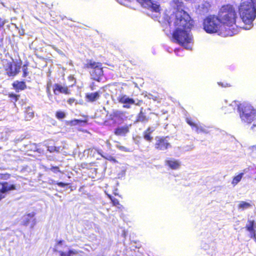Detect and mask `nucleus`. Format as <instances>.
<instances>
[{"instance_id":"obj_1","label":"nucleus","mask_w":256,"mask_h":256,"mask_svg":"<svg viewBox=\"0 0 256 256\" xmlns=\"http://www.w3.org/2000/svg\"><path fill=\"white\" fill-rule=\"evenodd\" d=\"M172 6L175 12L168 20L170 28H174L172 32V40L181 45L186 49L191 50L194 44V38L191 32L193 26L190 16L184 10L182 0H173Z\"/></svg>"},{"instance_id":"obj_2","label":"nucleus","mask_w":256,"mask_h":256,"mask_svg":"<svg viewBox=\"0 0 256 256\" xmlns=\"http://www.w3.org/2000/svg\"><path fill=\"white\" fill-rule=\"evenodd\" d=\"M239 14L246 26V30H250L253 26L252 22L256 16V8L248 1H243L239 6Z\"/></svg>"},{"instance_id":"obj_3","label":"nucleus","mask_w":256,"mask_h":256,"mask_svg":"<svg viewBox=\"0 0 256 256\" xmlns=\"http://www.w3.org/2000/svg\"><path fill=\"white\" fill-rule=\"evenodd\" d=\"M236 106L238 107L242 121L250 123L256 118V111L250 104L244 102L238 106L236 102H234L228 106V108L230 110L231 109L234 110Z\"/></svg>"},{"instance_id":"obj_4","label":"nucleus","mask_w":256,"mask_h":256,"mask_svg":"<svg viewBox=\"0 0 256 256\" xmlns=\"http://www.w3.org/2000/svg\"><path fill=\"white\" fill-rule=\"evenodd\" d=\"M218 16L222 24L230 28L236 24V14L234 8L230 5L222 6L219 11Z\"/></svg>"},{"instance_id":"obj_5","label":"nucleus","mask_w":256,"mask_h":256,"mask_svg":"<svg viewBox=\"0 0 256 256\" xmlns=\"http://www.w3.org/2000/svg\"><path fill=\"white\" fill-rule=\"evenodd\" d=\"M220 20L218 16H210L204 19V28L208 33H216L222 27Z\"/></svg>"},{"instance_id":"obj_6","label":"nucleus","mask_w":256,"mask_h":256,"mask_svg":"<svg viewBox=\"0 0 256 256\" xmlns=\"http://www.w3.org/2000/svg\"><path fill=\"white\" fill-rule=\"evenodd\" d=\"M102 64L96 62L91 60L88 61L86 64L87 68H92V70L90 72L92 78L96 80L100 81V78L101 76L103 74L102 68Z\"/></svg>"},{"instance_id":"obj_7","label":"nucleus","mask_w":256,"mask_h":256,"mask_svg":"<svg viewBox=\"0 0 256 256\" xmlns=\"http://www.w3.org/2000/svg\"><path fill=\"white\" fill-rule=\"evenodd\" d=\"M4 68L8 75L10 76H16L19 72L20 66L12 62H6Z\"/></svg>"},{"instance_id":"obj_8","label":"nucleus","mask_w":256,"mask_h":256,"mask_svg":"<svg viewBox=\"0 0 256 256\" xmlns=\"http://www.w3.org/2000/svg\"><path fill=\"white\" fill-rule=\"evenodd\" d=\"M109 119L114 124H120L124 120L126 116L124 113L119 110H114L110 114Z\"/></svg>"},{"instance_id":"obj_9","label":"nucleus","mask_w":256,"mask_h":256,"mask_svg":"<svg viewBox=\"0 0 256 256\" xmlns=\"http://www.w3.org/2000/svg\"><path fill=\"white\" fill-rule=\"evenodd\" d=\"M144 8H150L156 12L160 10V6L157 2L154 3L151 0H136Z\"/></svg>"},{"instance_id":"obj_10","label":"nucleus","mask_w":256,"mask_h":256,"mask_svg":"<svg viewBox=\"0 0 256 256\" xmlns=\"http://www.w3.org/2000/svg\"><path fill=\"white\" fill-rule=\"evenodd\" d=\"M170 146L167 138H156L155 144L156 148L160 150H164Z\"/></svg>"},{"instance_id":"obj_11","label":"nucleus","mask_w":256,"mask_h":256,"mask_svg":"<svg viewBox=\"0 0 256 256\" xmlns=\"http://www.w3.org/2000/svg\"><path fill=\"white\" fill-rule=\"evenodd\" d=\"M0 200L4 198L6 192L16 189L14 184H10L7 182H0Z\"/></svg>"},{"instance_id":"obj_12","label":"nucleus","mask_w":256,"mask_h":256,"mask_svg":"<svg viewBox=\"0 0 256 256\" xmlns=\"http://www.w3.org/2000/svg\"><path fill=\"white\" fill-rule=\"evenodd\" d=\"M118 100L124 104V107L130 108L132 104H135V101L132 98H130L126 95H120L118 98Z\"/></svg>"},{"instance_id":"obj_13","label":"nucleus","mask_w":256,"mask_h":256,"mask_svg":"<svg viewBox=\"0 0 256 256\" xmlns=\"http://www.w3.org/2000/svg\"><path fill=\"white\" fill-rule=\"evenodd\" d=\"M53 89L54 92L56 95H58L60 94H68L70 93L68 86L62 84H55Z\"/></svg>"},{"instance_id":"obj_14","label":"nucleus","mask_w":256,"mask_h":256,"mask_svg":"<svg viewBox=\"0 0 256 256\" xmlns=\"http://www.w3.org/2000/svg\"><path fill=\"white\" fill-rule=\"evenodd\" d=\"M165 164L172 170H177L180 168L181 164L178 160L170 158L165 160Z\"/></svg>"},{"instance_id":"obj_15","label":"nucleus","mask_w":256,"mask_h":256,"mask_svg":"<svg viewBox=\"0 0 256 256\" xmlns=\"http://www.w3.org/2000/svg\"><path fill=\"white\" fill-rule=\"evenodd\" d=\"M254 220H249L246 224V228L250 232L249 236L250 238H254L256 240V230L254 229Z\"/></svg>"},{"instance_id":"obj_16","label":"nucleus","mask_w":256,"mask_h":256,"mask_svg":"<svg viewBox=\"0 0 256 256\" xmlns=\"http://www.w3.org/2000/svg\"><path fill=\"white\" fill-rule=\"evenodd\" d=\"M35 215L34 212L29 213L23 216L22 218V222L24 225H28L30 221L32 219V224L31 226V228H32L36 224V220L34 218Z\"/></svg>"},{"instance_id":"obj_17","label":"nucleus","mask_w":256,"mask_h":256,"mask_svg":"<svg viewBox=\"0 0 256 256\" xmlns=\"http://www.w3.org/2000/svg\"><path fill=\"white\" fill-rule=\"evenodd\" d=\"M131 125H125L117 128L114 130V134L118 136H124L129 132V129Z\"/></svg>"},{"instance_id":"obj_18","label":"nucleus","mask_w":256,"mask_h":256,"mask_svg":"<svg viewBox=\"0 0 256 256\" xmlns=\"http://www.w3.org/2000/svg\"><path fill=\"white\" fill-rule=\"evenodd\" d=\"M210 7V4L208 2H203L200 4L198 6V10L200 14H204L208 12Z\"/></svg>"},{"instance_id":"obj_19","label":"nucleus","mask_w":256,"mask_h":256,"mask_svg":"<svg viewBox=\"0 0 256 256\" xmlns=\"http://www.w3.org/2000/svg\"><path fill=\"white\" fill-rule=\"evenodd\" d=\"M186 120L187 123L189 125L196 128V130L197 132H200L204 133H208V131L205 128H204L202 126H199L198 124H195L190 118H187Z\"/></svg>"},{"instance_id":"obj_20","label":"nucleus","mask_w":256,"mask_h":256,"mask_svg":"<svg viewBox=\"0 0 256 256\" xmlns=\"http://www.w3.org/2000/svg\"><path fill=\"white\" fill-rule=\"evenodd\" d=\"M100 96V92H95L86 94V100L90 102H94L99 98Z\"/></svg>"},{"instance_id":"obj_21","label":"nucleus","mask_w":256,"mask_h":256,"mask_svg":"<svg viewBox=\"0 0 256 256\" xmlns=\"http://www.w3.org/2000/svg\"><path fill=\"white\" fill-rule=\"evenodd\" d=\"M25 119L26 120H30L34 116V112L32 108L28 107L26 110Z\"/></svg>"},{"instance_id":"obj_22","label":"nucleus","mask_w":256,"mask_h":256,"mask_svg":"<svg viewBox=\"0 0 256 256\" xmlns=\"http://www.w3.org/2000/svg\"><path fill=\"white\" fill-rule=\"evenodd\" d=\"M251 206V204L247 202L241 201L238 206V208L242 210L248 209Z\"/></svg>"},{"instance_id":"obj_23","label":"nucleus","mask_w":256,"mask_h":256,"mask_svg":"<svg viewBox=\"0 0 256 256\" xmlns=\"http://www.w3.org/2000/svg\"><path fill=\"white\" fill-rule=\"evenodd\" d=\"M243 175H244V174L241 173V174H238V176H234V178H233L232 184L234 186H236V184H238V182H239L241 180L243 176Z\"/></svg>"},{"instance_id":"obj_24","label":"nucleus","mask_w":256,"mask_h":256,"mask_svg":"<svg viewBox=\"0 0 256 256\" xmlns=\"http://www.w3.org/2000/svg\"><path fill=\"white\" fill-rule=\"evenodd\" d=\"M14 86L18 89L24 90L26 87V84L24 82H18L17 84H14Z\"/></svg>"},{"instance_id":"obj_25","label":"nucleus","mask_w":256,"mask_h":256,"mask_svg":"<svg viewBox=\"0 0 256 256\" xmlns=\"http://www.w3.org/2000/svg\"><path fill=\"white\" fill-rule=\"evenodd\" d=\"M88 154H90V156L92 155L93 156H94V154H100L102 156L100 152L96 148H90L88 150Z\"/></svg>"},{"instance_id":"obj_26","label":"nucleus","mask_w":256,"mask_h":256,"mask_svg":"<svg viewBox=\"0 0 256 256\" xmlns=\"http://www.w3.org/2000/svg\"><path fill=\"white\" fill-rule=\"evenodd\" d=\"M76 252L74 250H70L68 253L61 252L60 253V256H71L72 254H76Z\"/></svg>"},{"instance_id":"obj_27","label":"nucleus","mask_w":256,"mask_h":256,"mask_svg":"<svg viewBox=\"0 0 256 256\" xmlns=\"http://www.w3.org/2000/svg\"><path fill=\"white\" fill-rule=\"evenodd\" d=\"M108 197L110 199L114 206H117L120 205L119 201L116 198H112L110 195L108 194Z\"/></svg>"},{"instance_id":"obj_28","label":"nucleus","mask_w":256,"mask_h":256,"mask_svg":"<svg viewBox=\"0 0 256 256\" xmlns=\"http://www.w3.org/2000/svg\"><path fill=\"white\" fill-rule=\"evenodd\" d=\"M150 133L146 132V131L144 132V138L149 142H151L152 140V137L150 136Z\"/></svg>"},{"instance_id":"obj_29","label":"nucleus","mask_w":256,"mask_h":256,"mask_svg":"<svg viewBox=\"0 0 256 256\" xmlns=\"http://www.w3.org/2000/svg\"><path fill=\"white\" fill-rule=\"evenodd\" d=\"M56 116L58 119H62L65 117V114L62 112H58L56 113Z\"/></svg>"},{"instance_id":"obj_30","label":"nucleus","mask_w":256,"mask_h":256,"mask_svg":"<svg viewBox=\"0 0 256 256\" xmlns=\"http://www.w3.org/2000/svg\"><path fill=\"white\" fill-rule=\"evenodd\" d=\"M48 150L50 152H58V148L54 146H48Z\"/></svg>"},{"instance_id":"obj_31","label":"nucleus","mask_w":256,"mask_h":256,"mask_svg":"<svg viewBox=\"0 0 256 256\" xmlns=\"http://www.w3.org/2000/svg\"><path fill=\"white\" fill-rule=\"evenodd\" d=\"M116 0L120 4L124 5V6H127L128 4V3L132 1V0Z\"/></svg>"},{"instance_id":"obj_32","label":"nucleus","mask_w":256,"mask_h":256,"mask_svg":"<svg viewBox=\"0 0 256 256\" xmlns=\"http://www.w3.org/2000/svg\"><path fill=\"white\" fill-rule=\"evenodd\" d=\"M10 175L8 174H0V179L8 180L10 178Z\"/></svg>"},{"instance_id":"obj_33","label":"nucleus","mask_w":256,"mask_h":256,"mask_svg":"<svg viewBox=\"0 0 256 256\" xmlns=\"http://www.w3.org/2000/svg\"><path fill=\"white\" fill-rule=\"evenodd\" d=\"M156 128V126L149 127L146 131V132L152 133Z\"/></svg>"},{"instance_id":"obj_34","label":"nucleus","mask_w":256,"mask_h":256,"mask_svg":"<svg viewBox=\"0 0 256 256\" xmlns=\"http://www.w3.org/2000/svg\"><path fill=\"white\" fill-rule=\"evenodd\" d=\"M4 139H7L6 134H4L3 132H0V140H2Z\"/></svg>"},{"instance_id":"obj_35","label":"nucleus","mask_w":256,"mask_h":256,"mask_svg":"<svg viewBox=\"0 0 256 256\" xmlns=\"http://www.w3.org/2000/svg\"><path fill=\"white\" fill-rule=\"evenodd\" d=\"M142 109L141 110V111L139 114V116H138V121H142L143 120V116H142Z\"/></svg>"},{"instance_id":"obj_36","label":"nucleus","mask_w":256,"mask_h":256,"mask_svg":"<svg viewBox=\"0 0 256 256\" xmlns=\"http://www.w3.org/2000/svg\"><path fill=\"white\" fill-rule=\"evenodd\" d=\"M56 184H57L58 186L60 187H64L68 185L67 184H65L62 182H56Z\"/></svg>"},{"instance_id":"obj_37","label":"nucleus","mask_w":256,"mask_h":256,"mask_svg":"<svg viewBox=\"0 0 256 256\" xmlns=\"http://www.w3.org/2000/svg\"><path fill=\"white\" fill-rule=\"evenodd\" d=\"M46 92L48 94V96L50 98V96H52V94H50V89L48 84V86H47V88H46Z\"/></svg>"},{"instance_id":"obj_38","label":"nucleus","mask_w":256,"mask_h":256,"mask_svg":"<svg viewBox=\"0 0 256 256\" xmlns=\"http://www.w3.org/2000/svg\"><path fill=\"white\" fill-rule=\"evenodd\" d=\"M5 23L6 21L0 18V28L3 26Z\"/></svg>"},{"instance_id":"obj_39","label":"nucleus","mask_w":256,"mask_h":256,"mask_svg":"<svg viewBox=\"0 0 256 256\" xmlns=\"http://www.w3.org/2000/svg\"><path fill=\"white\" fill-rule=\"evenodd\" d=\"M52 170L54 172H59V168L57 166H52L51 168Z\"/></svg>"},{"instance_id":"obj_40","label":"nucleus","mask_w":256,"mask_h":256,"mask_svg":"<svg viewBox=\"0 0 256 256\" xmlns=\"http://www.w3.org/2000/svg\"><path fill=\"white\" fill-rule=\"evenodd\" d=\"M75 101V99L73 98H70V99H68V102L70 104H72Z\"/></svg>"},{"instance_id":"obj_41","label":"nucleus","mask_w":256,"mask_h":256,"mask_svg":"<svg viewBox=\"0 0 256 256\" xmlns=\"http://www.w3.org/2000/svg\"><path fill=\"white\" fill-rule=\"evenodd\" d=\"M119 148L122 150H124V151H125V152H127L128 150H127V148H125L124 146H120L119 147Z\"/></svg>"},{"instance_id":"obj_42","label":"nucleus","mask_w":256,"mask_h":256,"mask_svg":"<svg viewBox=\"0 0 256 256\" xmlns=\"http://www.w3.org/2000/svg\"><path fill=\"white\" fill-rule=\"evenodd\" d=\"M250 3L256 8V0H250Z\"/></svg>"},{"instance_id":"obj_43","label":"nucleus","mask_w":256,"mask_h":256,"mask_svg":"<svg viewBox=\"0 0 256 256\" xmlns=\"http://www.w3.org/2000/svg\"><path fill=\"white\" fill-rule=\"evenodd\" d=\"M26 69H27L26 68H23V72H24V76H26V74H27Z\"/></svg>"},{"instance_id":"obj_44","label":"nucleus","mask_w":256,"mask_h":256,"mask_svg":"<svg viewBox=\"0 0 256 256\" xmlns=\"http://www.w3.org/2000/svg\"><path fill=\"white\" fill-rule=\"evenodd\" d=\"M256 127V120L254 122V123L252 126V129L254 130V128Z\"/></svg>"},{"instance_id":"obj_45","label":"nucleus","mask_w":256,"mask_h":256,"mask_svg":"<svg viewBox=\"0 0 256 256\" xmlns=\"http://www.w3.org/2000/svg\"><path fill=\"white\" fill-rule=\"evenodd\" d=\"M10 96L12 98H14L16 101L17 100L18 98H17V96H16V94H12V95H10Z\"/></svg>"},{"instance_id":"obj_46","label":"nucleus","mask_w":256,"mask_h":256,"mask_svg":"<svg viewBox=\"0 0 256 256\" xmlns=\"http://www.w3.org/2000/svg\"><path fill=\"white\" fill-rule=\"evenodd\" d=\"M19 32L21 36H23L24 34V30H22V31H20Z\"/></svg>"},{"instance_id":"obj_47","label":"nucleus","mask_w":256,"mask_h":256,"mask_svg":"<svg viewBox=\"0 0 256 256\" xmlns=\"http://www.w3.org/2000/svg\"><path fill=\"white\" fill-rule=\"evenodd\" d=\"M218 85H220V86H223V87H226V86H224V85H223V84H221L220 82H218Z\"/></svg>"},{"instance_id":"obj_48","label":"nucleus","mask_w":256,"mask_h":256,"mask_svg":"<svg viewBox=\"0 0 256 256\" xmlns=\"http://www.w3.org/2000/svg\"><path fill=\"white\" fill-rule=\"evenodd\" d=\"M252 150H253V151H256V146H252Z\"/></svg>"},{"instance_id":"obj_49","label":"nucleus","mask_w":256,"mask_h":256,"mask_svg":"<svg viewBox=\"0 0 256 256\" xmlns=\"http://www.w3.org/2000/svg\"><path fill=\"white\" fill-rule=\"evenodd\" d=\"M90 88H91V90H94V84L90 86Z\"/></svg>"},{"instance_id":"obj_50","label":"nucleus","mask_w":256,"mask_h":256,"mask_svg":"<svg viewBox=\"0 0 256 256\" xmlns=\"http://www.w3.org/2000/svg\"><path fill=\"white\" fill-rule=\"evenodd\" d=\"M140 102H138V103L137 104H136V105H138V106H140Z\"/></svg>"},{"instance_id":"obj_51","label":"nucleus","mask_w":256,"mask_h":256,"mask_svg":"<svg viewBox=\"0 0 256 256\" xmlns=\"http://www.w3.org/2000/svg\"><path fill=\"white\" fill-rule=\"evenodd\" d=\"M178 50H174L175 53H176V52H177V51H178Z\"/></svg>"},{"instance_id":"obj_52","label":"nucleus","mask_w":256,"mask_h":256,"mask_svg":"<svg viewBox=\"0 0 256 256\" xmlns=\"http://www.w3.org/2000/svg\"><path fill=\"white\" fill-rule=\"evenodd\" d=\"M76 122H77V123H78V122H80V120H76Z\"/></svg>"},{"instance_id":"obj_53","label":"nucleus","mask_w":256,"mask_h":256,"mask_svg":"<svg viewBox=\"0 0 256 256\" xmlns=\"http://www.w3.org/2000/svg\"><path fill=\"white\" fill-rule=\"evenodd\" d=\"M234 25H236V26H238V25H236V24H234Z\"/></svg>"},{"instance_id":"obj_54","label":"nucleus","mask_w":256,"mask_h":256,"mask_svg":"<svg viewBox=\"0 0 256 256\" xmlns=\"http://www.w3.org/2000/svg\"><path fill=\"white\" fill-rule=\"evenodd\" d=\"M255 179L256 180V178H255Z\"/></svg>"}]
</instances>
